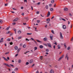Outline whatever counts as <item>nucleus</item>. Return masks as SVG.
Here are the masks:
<instances>
[{
	"instance_id": "1",
	"label": "nucleus",
	"mask_w": 73,
	"mask_h": 73,
	"mask_svg": "<svg viewBox=\"0 0 73 73\" xmlns=\"http://www.w3.org/2000/svg\"><path fill=\"white\" fill-rule=\"evenodd\" d=\"M64 54L62 55V56L59 58L58 61H60V60H61V59H62V58L64 57Z\"/></svg>"
},
{
	"instance_id": "2",
	"label": "nucleus",
	"mask_w": 73,
	"mask_h": 73,
	"mask_svg": "<svg viewBox=\"0 0 73 73\" xmlns=\"http://www.w3.org/2000/svg\"><path fill=\"white\" fill-rule=\"evenodd\" d=\"M60 37L61 39H63V36H62V34L61 32H60Z\"/></svg>"
},
{
	"instance_id": "3",
	"label": "nucleus",
	"mask_w": 73,
	"mask_h": 73,
	"mask_svg": "<svg viewBox=\"0 0 73 73\" xmlns=\"http://www.w3.org/2000/svg\"><path fill=\"white\" fill-rule=\"evenodd\" d=\"M47 45L48 46V47H49L50 48H52V46H51V44L49 43H47Z\"/></svg>"
},
{
	"instance_id": "4",
	"label": "nucleus",
	"mask_w": 73,
	"mask_h": 73,
	"mask_svg": "<svg viewBox=\"0 0 73 73\" xmlns=\"http://www.w3.org/2000/svg\"><path fill=\"white\" fill-rule=\"evenodd\" d=\"M50 15V12L48 11V14H47V17H49V16Z\"/></svg>"
},
{
	"instance_id": "5",
	"label": "nucleus",
	"mask_w": 73,
	"mask_h": 73,
	"mask_svg": "<svg viewBox=\"0 0 73 73\" xmlns=\"http://www.w3.org/2000/svg\"><path fill=\"white\" fill-rule=\"evenodd\" d=\"M53 35H50V38L51 40H53Z\"/></svg>"
},
{
	"instance_id": "6",
	"label": "nucleus",
	"mask_w": 73,
	"mask_h": 73,
	"mask_svg": "<svg viewBox=\"0 0 73 73\" xmlns=\"http://www.w3.org/2000/svg\"><path fill=\"white\" fill-rule=\"evenodd\" d=\"M68 54H66V58L67 57V60H68V59H69V57H68Z\"/></svg>"
},
{
	"instance_id": "7",
	"label": "nucleus",
	"mask_w": 73,
	"mask_h": 73,
	"mask_svg": "<svg viewBox=\"0 0 73 73\" xmlns=\"http://www.w3.org/2000/svg\"><path fill=\"white\" fill-rule=\"evenodd\" d=\"M47 40H48V38H47L46 37L44 38L43 39V40L44 41H47Z\"/></svg>"
},
{
	"instance_id": "8",
	"label": "nucleus",
	"mask_w": 73,
	"mask_h": 73,
	"mask_svg": "<svg viewBox=\"0 0 73 73\" xmlns=\"http://www.w3.org/2000/svg\"><path fill=\"white\" fill-rule=\"evenodd\" d=\"M4 39V38H1V40H0V42H3V39Z\"/></svg>"
},
{
	"instance_id": "9",
	"label": "nucleus",
	"mask_w": 73,
	"mask_h": 73,
	"mask_svg": "<svg viewBox=\"0 0 73 73\" xmlns=\"http://www.w3.org/2000/svg\"><path fill=\"white\" fill-rule=\"evenodd\" d=\"M64 11H68V9L67 8H64Z\"/></svg>"
},
{
	"instance_id": "10",
	"label": "nucleus",
	"mask_w": 73,
	"mask_h": 73,
	"mask_svg": "<svg viewBox=\"0 0 73 73\" xmlns=\"http://www.w3.org/2000/svg\"><path fill=\"white\" fill-rule=\"evenodd\" d=\"M19 20V18H17L16 19H15L13 21H17Z\"/></svg>"
},
{
	"instance_id": "11",
	"label": "nucleus",
	"mask_w": 73,
	"mask_h": 73,
	"mask_svg": "<svg viewBox=\"0 0 73 73\" xmlns=\"http://www.w3.org/2000/svg\"><path fill=\"white\" fill-rule=\"evenodd\" d=\"M3 58H4V60H5V61H8L7 59L5 57H3Z\"/></svg>"
},
{
	"instance_id": "12",
	"label": "nucleus",
	"mask_w": 73,
	"mask_h": 73,
	"mask_svg": "<svg viewBox=\"0 0 73 73\" xmlns=\"http://www.w3.org/2000/svg\"><path fill=\"white\" fill-rule=\"evenodd\" d=\"M63 27L64 29H66V26L65 25H63Z\"/></svg>"
},
{
	"instance_id": "13",
	"label": "nucleus",
	"mask_w": 73,
	"mask_h": 73,
	"mask_svg": "<svg viewBox=\"0 0 73 73\" xmlns=\"http://www.w3.org/2000/svg\"><path fill=\"white\" fill-rule=\"evenodd\" d=\"M15 49H16V50H17V49H18V47L17 46H15Z\"/></svg>"
},
{
	"instance_id": "14",
	"label": "nucleus",
	"mask_w": 73,
	"mask_h": 73,
	"mask_svg": "<svg viewBox=\"0 0 73 73\" xmlns=\"http://www.w3.org/2000/svg\"><path fill=\"white\" fill-rule=\"evenodd\" d=\"M29 62V63H30V64H32V63L33 62V60H30Z\"/></svg>"
},
{
	"instance_id": "15",
	"label": "nucleus",
	"mask_w": 73,
	"mask_h": 73,
	"mask_svg": "<svg viewBox=\"0 0 73 73\" xmlns=\"http://www.w3.org/2000/svg\"><path fill=\"white\" fill-rule=\"evenodd\" d=\"M27 46L26 44H24L23 46V48H25V47Z\"/></svg>"
},
{
	"instance_id": "16",
	"label": "nucleus",
	"mask_w": 73,
	"mask_h": 73,
	"mask_svg": "<svg viewBox=\"0 0 73 73\" xmlns=\"http://www.w3.org/2000/svg\"><path fill=\"white\" fill-rule=\"evenodd\" d=\"M20 50H21V48H19L17 51V53H19L20 51Z\"/></svg>"
},
{
	"instance_id": "17",
	"label": "nucleus",
	"mask_w": 73,
	"mask_h": 73,
	"mask_svg": "<svg viewBox=\"0 0 73 73\" xmlns=\"http://www.w3.org/2000/svg\"><path fill=\"white\" fill-rule=\"evenodd\" d=\"M50 73H54V71L53 70H51L50 72Z\"/></svg>"
},
{
	"instance_id": "18",
	"label": "nucleus",
	"mask_w": 73,
	"mask_h": 73,
	"mask_svg": "<svg viewBox=\"0 0 73 73\" xmlns=\"http://www.w3.org/2000/svg\"><path fill=\"white\" fill-rule=\"evenodd\" d=\"M45 8L46 9H48V5H46L45 7Z\"/></svg>"
},
{
	"instance_id": "19",
	"label": "nucleus",
	"mask_w": 73,
	"mask_h": 73,
	"mask_svg": "<svg viewBox=\"0 0 73 73\" xmlns=\"http://www.w3.org/2000/svg\"><path fill=\"white\" fill-rule=\"evenodd\" d=\"M39 48H41V49H42L43 48V46H42V45H41L39 46Z\"/></svg>"
},
{
	"instance_id": "20",
	"label": "nucleus",
	"mask_w": 73,
	"mask_h": 73,
	"mask_svg": "<svg viewBox=\"0 0 73 73\" xmlns=\"http://www.w3.org/2000/svg\"><path fill=\"white\" fill-rule=\"evenodd\" d=\"M36 40L37 41V42H40V43H42V42L41 41H40L39 40Z\"/></svg>"
},
{
	"instance_id": "21",
	"label": "nucleus",
	"mask_w": 73,
	"mask_h": 73,
	"mask_svg": "<svg viewBox=\"0 0 73 73\" xmlns=\"http://www.w3.org/2000/svg\"><path fill=\"white\" fill-rule=\"evenodd\" d=\"M18 33L19 34H20L21 33V31H18Z\"/></svg>"
},
{
	"instance_id": "22",
	"label": "nucleus",
	"mask_w": 73,
	"mask_h": 73,
	"mask_svg": "<svg viewBox=\"0 0 73 73\" xmlns=\"http://www.w3.org/2000/svg\"><path fill=\"white\" fill-rule=\"evenodd\" d=\"M7 41H11V39L10 38H8L7 39Z\"/></svg>"
},
{
	"instance_id": "23",
	"label": "nucleus",
	"mask_w": 73,
	"mask_h": 73,
	"mask_svg": "<svg viewBox=\"0 0 73 73\" xmlns=\"http://www.w3.org/2000/svg\"><path fill=\"white\" fill-rule=\"evenodd\" d=\"M58 49H60V45H58Z\"/></svg>"
},
{
	"instance_id": "24",
	"label": "nucleus",
	"mask_w": 73,
	"mask_h": 73,
	"mask_svg": "<svg viewBox=\"0 0 73 73\" xmlns=\"http://www.w3.org/2000/svg\"><path fill=\"white\" fill-rule=\"evenodd\" d=\"M46 20L47 21L49 22V21H50V19L48 18V19H47Z\"/></svg>"
},
{
	"instance_id": "25",
	"label": "nucleus",
	"mask_w": 73,
	"mask_h": 73,
	"mask_svg": "<svg viewBox=\"0 0 73 73\" xmlns=\"http://www.w3.org/2000/svg\"><path fill=\"white\" fill-rule=\"evenodd\" d=\"M21 62V60H19L18 61V62H19V63H20V62Z\"/></svg>"
},
{
	"instance_id": "26",
	"label": "nucleus",
	"mask_w": 73,
	"mask_h": 73,
	"mask_svg": "<svg viewBox=\"0 0 73 73\" xmlns=\"http://www.w3.org/2000/svg\"><path fill=\"white\" fill-rule=\"evenodd\" d=\"M64 45L65 48H66V44H65V43H64Z\"/></svg>"
},
{
	"instance_id": "27",
	"label": "nucleus",
	"mask_w": 73,
	"mask_h": 73,
	"mask_svg": "<svg viewBox=\"0 0 73 73\" xmlns=\"http://www.w3.org/2000/svg\"><path fill=\"white\" fill-rule=\"evenodd\" d=\"M54 0H52L51 1V3H54Z\"/></svg>"
},
{
	"instance_id": "28",
	"label": "nucleus",
	"mask_w": 73,
	"mask_h": 73,
	"mask_svg": "<svg viewBox=\"0 0 73 73\" xmlns=\"http://www.w3.org/2000/svg\"><path fill=\"white\" fill-rule=\"evenodd\" d=\"M32 33H27V35H32Z\"/></svg>"
},
{
	"instance_id": "29",
	"label": "nucleus",
	"mask_w": 73,
	"mask_h": 73,
	"mask_svg": "<svg viewBox=\"0 0 73 73\" xmlns=\"http://www.w3.org/2000/svg\"><path fill=\"white\" fill-rule=\"evenodd\" d=\"M46 51L47 52H49V50L48 49H46Z\"/></svg>"
},
{
	"instance_id": "30",
	"label": "nucleus",
	"mask_w": 73,
	"mask_h": 73,
	"mask_svg": "<svg viewBox=\"0 0 73 73\" xmlns=\"http://www.w3.org/2000/svg\"><path fill=\"white\" fill-rule=\"evenodd\" d=\"M34 49H35V50H37V47H34Z\"/></svg>"
},
{
	"instance_id": "31",
	"label": "nucleus",
	"mask_w": 73,
	"mask_h": 73,
	"mask_svg": "<svg viewBox=\"0 0 73 73\" xmlns=\"http://www.w3.org/2000/svg\"><path fill=\"white\" fill-rule=\"evenodd\" d=\"M51 32L52 33H53V34H54V31H53V30H52L51 31Z\"/></svg>"
},
{
	"instance_id": "32",
	"label": "nucleus",
	"mask_w": 73,
	"mask_h": 73,
	"mask_svg": "<svg viewBox=\"0 0 73 73\" xmlns=\"http://www.w3.org/2000/svg\"><path fill=\"white\" fill-rule=\"evenodd\" d=\"M50 11H53V8H51L50 9Z\"/></svg>"
},
{
	"instance_id": "33",
	"label": "nucleus",
	"mask_w": 73,
	"mask_h": 73,
	"mask_svg": "<svg viewBox=\"0 0 73 73\" xmlns=\"http://www.w3.org/2000/svg\"><path fill=\"white\" fill-rule=\"evenodd\" d=\"M36 21H37V23H40V20H37Z\"/></svg>"
},
{
	"instance_id": "34",
	"label": "nucleus",
	"mask_w": 73,
	"mask_h": 73,
	"mask_svg": "<svg viewBox=\"0 0 73 73\" xmlns=\"http://www.w3.org/2000/svg\"><path fill=\"white\" fill-rule=\"evenodd\" d=\"M3 23V21L1 20H0V24H1Z\"/></svg>"
},
{
	"instance_id": "35",
	"label": "nucleus",
	"mask_w": 73,
	"mask_h": 73,
	"mask_svg": "<svg viewBox=\"0 0 73 73\" xmlns=\"http://www.w3.org/2000/svg\"><path fill=\"white\" fill-rule=\"evenodd\" d=\"M18 68H15V70H18Z\"/></svg>"
},
{
	"instance_id": "36",
	"label": "nucleus",
	"mask_w": 73,
	"mask_h": 73,
	"mask_svg": "<svg viewBox=\"0 0 73 73\" xmlns=\"http://www.w3.org/2000/svg\"><path fill=\"white\" fill-rule=\"evenodd\" d=\"M6 34H9L10 33V32L9 31H8V32H6Z\"/></svg>"
},
{
	"instance_id": "37",
	"label": "nucleus",
	"mask_w": 73,
	"mask_h": 73,
	"mask_svg": "<svg viewBox=\"0 0 73 73\" xmlns=\"http://www.w3.org/2000/svg\"><path fill=\"white\" fill-rule=\"evenodd\" d=\"M39 13H40V12H39V11H37L36 12V13L37 14H39Z\"/></svg>"
},
{
	"instance_id": "38",
	"label": "nucleus",
	"mask_w": 73,
	"mask_h": 73,
	"mask_svg": "<svg viewBox=\"0 0 73 73\" xmlns=\"http://www.w3.org/2000/svg\"><path fill=\"white\" fill-rule=\"evenodd\" d=\"M70 47H68L67 48V50H69L70 49Z\"/></svg>"
},
{
	"instance_id": "39",
	"label": "nucleus",
	"mask_w": 73,
	"mask_h": 73,
	"mask_svg": "<svg viewBox=\"0 0 73 73\" xmlns=\"http://www.w3.org/2000/svg\"><path fill=\"white\" fill-rule=\"evenodd\" d=\"M6 66H8L9 67H10V65H8V64H7Z\"/></svg>"
},
{
	"instance_id": "40",
	"label": "nucleus",
	"mask_w": 73,
	"mask_h": 73,
	"mask_svg": "<svg viewBox=\"0 0 73 73\" xmlns=\"http://www.w3.org/2000/svg\"><path fill=\"white\" fill-rule=\"evenodd\" d=\"M9 44L10 45H13V43L12 42H10Z\"/></svg>"
},
{
	"instance_id": "41",
	"label": "nucleus",
	"mask_w": 73,
	"mask_h": 73,
	"mask_svg": "<svg viewBox=\"0 0 73 73\" xmlns=\"http://www.w3.org/2000/svg\"><path fill=\"white\" fill-rule=\"evenodd\" d=\"M28 64H29V62H27L26 64V65H28Z\"/></svg>"
},
{
	"instance_id": "42",
	"label": "nucleus",
	"mask_w": 73,
	"mask_h": 73,
	"mask_svg": "<svg viewBox=\"0 0 73 73\" xmlns=\"http://www.w3.org/2000/svg\"><path fill=\"white\" fill-rule=\"evenodd\" d=\"M26 41H29V40L27 39V38H26Z\"/></svg>"
},
{
	"instance_id": "43",
	"label": "nucleus",
	"mask_w": 73,
	"mask_h": 73,
	"mask_svg": "<svg viewBox=\"0 0 73 73\" xmlns=\"http://www.w3.org/2000/svg\"><path fill=\"white\" fill-rule=\"evenodd\" d=\"M9 52H7L6 53H5V54H9Z\"/></svg>"
},
{
	"instance_id": "44",
	"label": "nucleus",
	"mask_w": 73,
	"mask_h": 73,
	"mask_svg": "<svg viewBox=\"0 0 73 73\" xmlns=\"http://www.w3.org/2000/svg\"><path fill=\"white\" fill-rule=\"evenodd\" d=\"M62 20H63V21H66V20H65L64 19H62Z\"/></svg>"
},
{
	"instance_id": "45",
	"label": "nucleus",
	"mask_w": 73,
	"mask_h": 73,
	"mask_svg": "<svg viewBox=\"0 0 73 73\" xmlns=\"http://www.w3.org/2000/svg\"><path fill=\"white\" fill-rule=\"evenodd\" d=\"M13 30L15 31H16V29H15V28H13Z\"/></svg>"
},
{
	"instance_id": "46",
	"label": "nucleus",
	"mask_w": 73,
	"mask_h": 73,
	"mask_svg": "<svg viewBox=\"0 0 73 73\" xmlns=\"http://www.w3.org/2000/svg\"><path fill=\"white\" fill-rule=\"evenodd\" d=\"M9 27H7V28H6V30H8L9 29Z\"/></svg>"
},
{
	"instance_id": "47",
	"label": "nucleus",
	"mask_w": 73,
	"mask_h": 73,
	"mask_svg": "<svg viewBox=\"0 0 73 73\" xmlns=\"http://www.w3.org/2000/svg\"><path fill=\"white\" fill-rule=\"evenodd\" d=\"M44 45H45V46H47V44H44Z\"/></svg>"
},
{
	"instance_id": "48",
	"label": "nucleus",
	"mask_w": 73,
	"mask_h": 73,
	"mask_svg": "<svg viewBox=\"0 0 73 73\" xmlns=\"http://www.w3.org/2000/svg\"><path fill=\"white\" fill-rule=\"evenodd\" d=\"M19 45L20 46H22V45H23V44L21 43Z\"/></svg>"
},
{
	"instance_id": "49",
	"label": "nucleus",
	"mask_w": 73,
	"mask_h": 73,
	"mask_svg": "<svg viewBox=\"0 0 73 73\" xmlns=\"http://www.w3.org/2000/svg\"><path fill=\"white\" fill-rule=\"evenodd\" d=\"M31 39L32 40H33V41H35V40L32 38H31Z\"/></svg>"
},
{
	"instance_id": "50",
	"label": "nucleus",
	"mask_w": 73,
	"mask_h": 73,
	"mask_svg": "<svg viewBox=\"0 0 73 73\" xmlns=\"http://www.w3.org/2000/svg\"><path fill=\"white\" fill-rule=\"evenodd\" d=\"M53 44H55L56 45H57V43H56V42H55V43H53Z\"/></svg>"
},
{
	"instance_id": "51",
	"label": "nucleus",
	"mask_w": 73,
	"mask_h": 73,
	"mask_svg": "<svg viewBox=\"0 0 73 73\" xmlns=\"http://www.w3.org/2000/svg\"><path fill=\"white\" fill-rule=\"evenodd\" d=\"M52 4H50L49 5V7H51V6H52Z\"/></svg>"
},
{
	"instance_id": "52",
	"label": "nucleus",
	"mask_w": 73,
	"mask_h": 73,
	"mask_svg": "<svg viewBox=\"0 0 73 73\" xmlns=\"http://www.w3.org/2000/svg\"><path fill=\"white\" fill-rule=\"evenodd\" d=\"M59 19L60 20H62V18H59Z\"/></svg>"
},
{
	"instance_id": "53",
	"label": "nucleus",
	"mask_w": 73,
	"mask_h": 73,
	"mask_svg": "<svg viewBox=\"0 0 73 73\" xmlns=\"http://www.w3.org/2000/svg\"><path fill=\"white\" fill-rule=\"evenodd\" d=\"M40 4V2H38L37 3L38 5H39Z\"/></svg>"
},
{
	"instance_id": "54",
	"label": "nucleus",
	"mask_w": 73,
	"mask_h": 73,
	"mask_svg": "<svg viewBox=\"0 0 73 73\" xmlns=\"http://www.w3.org/2000/svg\"><path fill=\"white\" fill-rule=\"evenodd\" d=\"M16 24V23H13V25H15Z\"/></svg>"
},
{
	"instance_id": "55",
	"label": "nucleus",
	"mask_w": 73,
	"mask_h": 73,
	"mask_svg": "<svg viewBox=\"0 0 73 73\" xmlns=\"http://www.w3.org/2000/svg\"><path fill=\"white\" fill-rule=\"evenodd\" d=\"M7 64L5 63H4L3 64V65H6V66H7Z\"/></svg>"
},
{
	"instance_id": "56",
	"label": "nucleus",
	"mask_w": 73,
	"mask_h": 73,
	"mask_svg": "<svg viewBox=\"0 0 73 73\" xmlns=\"http://www.w3.org/2000/svg\"><path fill=\"white\" fill-rule=\"evenodd\" d=\"M24 2L27 3V0H24Z\"/></svg>"
},
{
	"instance_id": "57",
	"label": "nucleus",
	"mask_w": 73,
	"mask_h": 73,
	"mask_svg": "<svg viewBox=\"0 0 73 73\" xmlns=\"http://www.w3.org/2000/svg\"><path fill=\"white\" fill-rule=\"evenodd\" d=\"M8 5V3L5 4V6H7V5Z\"/></svg>"
},
{
	"instance_id": "58",
	"label": "nucleus",
	"mask_w": 73,
	"mask_h": 73,
	"mask_svg": "<svg viewBox=\"0 0 73 73\" xmlns=\"http://www.w3.org/2000/svg\"><path fill=\"white\" fill-rule=\"evenodd\" d=\"M18 38V39H20L21 38V36L19 37Z\"/></svg>"
},
{
	"instance_id": "59",
	"label": "nucleus",
	"mask_w": 73,
	"mask_h": 73,
	"mask_svg": "<svg viewBox=\"0 0 73 73\" xmlns=\"http://www.w3.org/2000/svg\"><path fill=\"white\" fill-rule=\"evenodd\" d=\"M69 15L70 16H72V14H71L70 13H69Z\"/></svg>"
},
{
	"instance_id": "60",
	"label": "nucleus",
	"mask_w": 73,
	"mask_h": 73,
	"mask_svg": "<svg viewBox=\"0 0 73 73\" xmlns=\"http://www.w3.org/2000/svg\"><path fill=\"white\" fill-rule=\"evenodd\" d=\"M42 56H41L40 57V58L42 60Z\"/></svg>"
},
{
	"instance_id": "61",
	"label": "nucleus",
	"mask_w": 73,
	"mask_h": 73,
	"mask_svg": "<svg viewBox=\"0 0 73 73\" xmlns=\"http://www.w3.org/2000/svg\"><path fill=\"white\" fill-rule=\"evenodd\" d=\"M23 8H24V7H21V9H23Z\"/></svg>"
},
{
	"instance_id": "62",
	"label": "nucleus",
	"mask_w": 73,
	"mask_h": 73,
	"mask_svg": "<svg viewBox=\"0 0 73 73\" xmlns=\"http://www.w3.org/2000/svg\"><path fill=\"white\" fill-rule=\"evenodd\" d=\"M7 60H9V57H7Z\"/></svg>"
},
{
	"instance_id": "63",
	"label": "nucleus",
	"mask_w": 73,
	"mask_h": 73,
	"mask_svg": "<svg viewBox=\"0 0 73 73\" xmlns=\"http://www.w3.org/2000/svg\"><path fill=\"white\" fill-rule=\"evenodd\" d=\"M10 65H11V66H12L13 67V65L12 64H10Z\"/></svg>"
},
{
	"instance_id": "64",
	"label": "nucleus",
	"mask_w": 73,
	"mask_h": 73,
	"mask_svg": "<svg viewBox=\"0 0 73 73\" xmlns=\"http://www.w3.org/2000/svg\"><path fill=\"white\" fill-rule=\"evenodd\" d=\"M55 45H54L53 46V48L54 49H55Z\"/></svg>"
}]
</instances>
